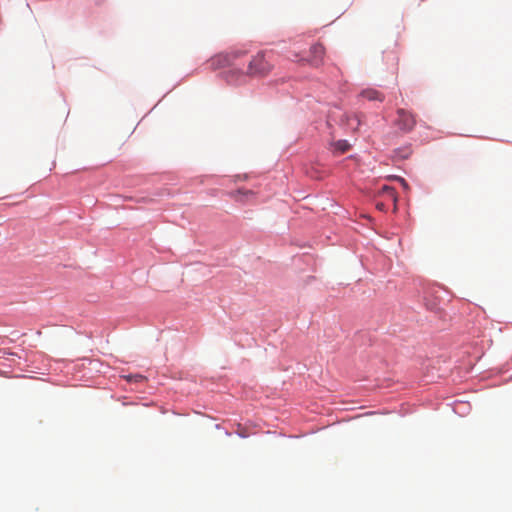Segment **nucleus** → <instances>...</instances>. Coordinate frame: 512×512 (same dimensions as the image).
<instances>
[{"label": "nucleus", "mask_w": 512, "mask_h": 512, "mask_svg": "<svg viewBox=\"0 0 512 512\" xmlns=\"http://www.w3.org/2000/svg\"><path fill=\"white\" fill-rule=\"evenodd\" d=\"M335 149L345 153L350 149V144L346 140H339L335 143Z\"/></svg>", "instance_id": "0eeeda50"}, {"label": "nucleus", "mask_w": 512, "mask_h": 512, "mask_svg": "<svg viewBox=\"0 0 512 512\" xmlns=\"http://www.w3.org/2000/svg\"><path fill=\"white\" fill-rule=\"evenodd\" d=\"M245 52L243 51H235L228 55H217L210 59L209 63L212 68H218L225 65L235 66L237 64V60H239Z\"/></svg>", "instance_id": "7ed1b4c3"}, {"label": "nucleus", "mask_w": 512, "mask_h": 512, "mask_svg": "<svg viewBox=\"0 0 512 512\" xmlns=\"http://www.w3.org/2000/svg\"><path fill=\"white\" fill-rule=\"evenodd\" d=\"M376 208L380 211H385L386 210V205L383 203V202H379L376 204Z\"/></svg>", "instance_id": "9b49d317"}, {"label": "nucleus", "mask_w": 512, "mask_h": 512, "mask_svg": "<svg viewBox=\"0 0 512 512\" xmlns=\"http://www.w3.org/2000/svg\"><path fill=\"white\" fill-rule=\"evenodd\" d=\"M350 120L355 122V126H353V129H357L359 124H360V120L358 119V116L354 115V116L351 117Z\"/></svg>", "instance_id": "1a4fd4ad"}, {"label": "nucleus", "mask_w": 512, "mask_h": 512, "mask_svg": "<svg viewBox=\"0 0 512 512\" xmlns=\"http://www.w3.org/2000/svg\"><path fill=\"white\" fill-rule=\"evenodd\" d=\"M381 192L383 194H386L387 196L391 197L394 201L396 200L394 188L385 185L382 187Z\"/></svg>", "instance_id": "6e6552de"}, {"label": "nucleus", "mask_w": 512, "mask_h": 512, "mask_svg": "<svg viewBox=\"0 0 512 512\" xmlns=\"http://www.w3.org/2000/svg\"><path fill=\"white\" fill-rule=\"evenodd\" d=\"M230 196L237 202L246 203L255 198V193L252 190L238 189L230 193Z\"/></svg>", "instance_id": "39448f33"}, {"label": "nucleus", "mask_w": 512, "mask_h": 512, "mask_svg": "<svg viewBox=\"0 0 512 512\" xmlns=\"http://www.w3.org/2000/svg\"><path fill=\"white\" fill-rule=\"evenodd\" d=\"M310 57L307 62L314 67H318L323 63V57L325 54V48L322 44L316 43L310 48Z\"/></svg>", "instance_id": "20e7f679"}, {"label": "nucleus", "mask_w": 512, "mask_h": 512, "mask_svg": "<svg viewBox=\"0 0 512 512\" xmlns=\"http://www.w3.org/2000/svg\"><path fill=\"white\" fill-rule=\"evenodd\" d=\"M273 68V64L266 58L265 53L258 52L248 61L247 69L241 71L242 75L264 77L268 75Z\"/></svg>", "instance_id": "f257e3e1"}, {"label": "nucleus", "mask_w": 512, "mask_h": 512, "mask_svg": "<svg viewBox=\"0 0 512 512\" xmlns=\"http://www.w3.org/2000/svg\"><path fill=\"white\" fill-rule=\"evenodd\" d=\"M395 179L397 181H399L401 183V185L404 187V188H407L408 187V184L407 182L405 181V179L401 178V177H395Z\"/></svg>", "instance_id": "9d476101"}, {"label": "nucleus", "mask_w": 512, "mask_h": 512, "mask_svg": "<svg viewBox=\"0 0 512 512\" xmlns=\"http://www.w3.org/2000/svg\"><path fill=\"white\" fill-rule=\"evenodd\" d=\"M360 96L368 101H379V102L384 101V98H385L384 95L380 91L373 89V88L364 89L360 93Z\"/></svg>", "instance_id": "423d86ee"}, {"label": "nucleus", "mask_w": 512, "mask_h": 512, "mask_svg": "<svg viewBox=\"0 0 512 512\" xmlns=\"http://www.w3.org/2000/svg\"><path fill=\"white\" fill-rule=\"evenodd\" d=\"M395 125L404 133L410 132L416 125L415 115L404 109H398Z\"/></svg>", "instance_id": "f03ea898"}]
</instances>
